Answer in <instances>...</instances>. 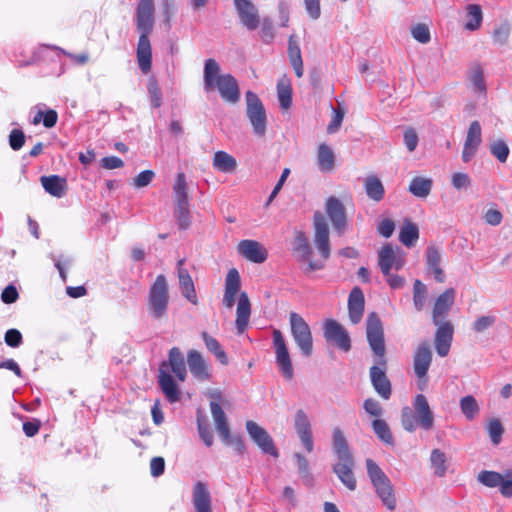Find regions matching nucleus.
<instances>
[{
	"mask_svg": "<svg viewBox=\"0 0 512 512\" xmlns=\"http://www.w3.org/2000/svg\"><path fill=\"white\" fill-rule=\"evenodd\" d=\"M363 407L366 413L371 416L381 417L383 415V408L380 403L373 398L366 399L363 403Z\"/></svg>",
	"mask_w": 512,
	"mask_h": 512,
	"instance_id": "obj_62",
	"label": "nucleus"
},
{
	"mask_svg": "<svg viewBox=\"0 0 512 512\" xmlns=\"http://www.w3.org/2000/svg\"><path fill=\"white\" fill-rule=\"evenodd\" d=\"M155 23V7L153 0H140L136 8V27L140 32L136 57L142 73L147 74L152 65V48L149 35Z\"/></svg>",
	"mask_w": 512,
	"mask_h": 512,
	"instance_id": "obj_2",
	"label": "nucleus"
},
{
	"mask_svg": "<svg viewBox=\"0 0 512 512\" xmlns=\"http://www.w3.org/2000/svg\"><path fill=\"white\" fill-rule=\"evenodd\" d=\"M204 90H217L223 101L235 104L240 99L237 80L231 74H220V65L215 59H207L204 65Z\"/></svg>",
	"mask_w": 512,
	"mask_h": 512,
	"instance_id": "obj_3",
	"label": "nucleus"
},
{
	"mask_svg": "<svg viewBox=\"0 0 512 512\" xmlns=\"http://www.w3.org/2000/svg\"><path fill=\"white\" fill-rule=\"evenodd\" d=\"M187 190L188 184L186 181V176L183 172H179L173 185V193L176 204H189Z\"/></svg>",
	"mask_w": 512,
	"mask_h": 512,
	"instance_id": "obj_43",
	"label": "nucleus"
},
{
	"mask_svg": "<svg viewBox=\"0 0 512 512\" xmlns=\"http://www.w3.org/2000/svg\"><path fill=\"white\" fill-rule=\"evenodd\" d=\"M169 365L171 367L172 372L176 375V377L180 381H184L187 372L184 357L179 348L173 347L169 351Z\"/></svg>",
	"mask_w": 512,
	"mask_h": 512,
	"instance_id": "obj_36",
	"label": "nucleus"
},
{
	"mask_svg": "<svg viewBox=\"0 0 512 512\" xmlns=\"http://www.w3.org/2000/svg\"><path fill=\"white\" fill-rule=\"evenodd\" d=\"M432 180L425 177H414L409 185V192L418 198H426L432 189Z\"/></svg>",
	"mask_w": 512,
	"mask_h": 512,
	"instance_id": "obj_41",
	"label": "nucleus"
},
{
	"mask_svg": "<svg viewBox=\"0 0 512 512\" xmlns=\"http://www.w3.org/2000/svg\"><path fill=\"white\" fill-rule=\"evenodd\" d=\"M372 428L376 436L385 444L393 446L395 441L392 432L386 423L382 419H375L372 421Z\"/></svg>",
	"mask_w": 512,
	"mask_h": 512,
	"instance_id": "obj_48",
	"label": "nucleus"
},
{
	"mask_svg": "<svg viewBox=\"0 0 512 512\" xmlns=\"http://www.w3.org/2000/svg\"><path fill=\"white\" fill-rule=\"evenodd\" d=\"M196 422L199 437L207 447L212 446L214 437L212 431L210 430L206 416L198 412Z\"/></svg>",
	"mask_w": 512,
	"mask_h": 512,
	"instance_id": "obj_50",
	"label": "nucleus"
},
{
	"mask_svg": "<svg viewBox=\"0 0 512 512\" xmlns=\"http://www.w3.org/2000/svg\"><path fill=\"white\" fill-rule=\"evenodd\" d=\"M503 427L501 422L498 419H493L488 424V433L489 437L494 445H497L500 443L502 434H503Z\"/></svg>",
	"mask_w": 512,
	"mask_h": 512,
	"instance_id": "obj_58",
	"label": "nucleus"
},
{
	"mask_svg": "<svg viewBox=\"0 0 512 512\" xmlns=\"http://www.w3.org/2000/svg\"><path fill=\"white\" fill-rule=\"evenodd\" d=\"M202 339L206 348L215 355L221 364H228V357L216 338L210 336L207 332H203Z\"/></svg>",
	"mask_w": 512,
	"mask_h": 512,
	"instance_id": "obj_47",
	"label": "nucleus"
},
{
	"mask_svg": "<svg viewBox=\"0 0 512 512\" xmlns=\"http://www.w3.org/2000/svg\"><path fill=\"white\" fill-rule=\"evenodd\" d=\"M24 143H25V135H24L23 131L20 129H13L9 135L10 147L13 150L18 151L23 147Z\"/></svg>",
	"mask_w": 512,
	"mask_h": 512,
	"instance_id": "obj_61",
	"label": "nucleus"
},
{
	"mask_svg": "<svg viewBox=\"0 0 512 512\" xmlns=\"http://www.w3.org/2000/svg\"><path fill=\"white\" fill-rule=\"evenodd\" d=\"M241 287L239 272L236 268H231L225 278V291L223 296V305L231 309L236 300V296Z\"/></svg>",
	"mask_w": 512,
	"mask_h": 512,
	"instance_id": "obj_24",
	"label": "nucleus"
},
{
	"mask_svg": "<svg viewBox=\"0 0 512 512\" xmlns=\"http://www.w3.org/2000/svg\"><path fill=\"white\" fill-rule=\"evenodd\" d=\"M261 29L260 36L265 43H270L274 38V28L271 19L264 18L260 21Z\"/></svg>",
	"mask_w": 512,
	"mask_h": 512,
	"instance_id": "obj_60",
	"label": "nucleus"
},
{
	"mask_svg": "<svg viewBox=\"0 0 512 512\" xmlns=\"http://www.w3.org/2000/svg\"><path fill=\"white\" fill-rule=\"evenodd\" d=\"M332 447L338 462L353 459L347 440L342 430L338 427L334 428L332 432Z\"/></svg>",
	"mask_w": 512,
	"mask_h": 512,
	"instance_id": "obj_31",
	"label": "nucleus"
},
{
	"mask_svg": "<svg viewBox=\"0 0 512 512\" xmlns=\"http://www.w3.org/2000/svg\"><path fill=\"white\" fill-rule=\"evenodd\" d=\"M425 261L427 265V269L430 273L433 274L434 279L438 283H443L445 281V273L441 268V252L440 249L434 245H430L427 247L425 252Z\"/></svg>",
	"mask_w": 512,
	"mask_h": 512,
	"instance_id": "obj_26",
	"label": "nucleus"
},
{
	"mask_svg": "<svg viewBox=\"0 0 512 512\" xmlns=\"http://www.w3.org/2000/svg\"><path fill=\"white\" fill-rule=\"evenodd\" d=\"M187 364L191 374L199 380H208L210 377L208 366L202 355L196 350H190L187 355Z\"/></svg>",
	"mask_w": 512,
	"mask_h": 512,
	"instance_id": "obj_28",
	"label": "nucleus"
},
{
	"mask_svg": "<svg viewBox=\"0 0 512 512\" xmlns=\"http://www.w3.org/2000/svg\"><path fill=\"white\" fill-rule=\"evenodd\" d=\"M292 251L297 261L306 263L303 269L305 273H311L324 268V262L312 261L310 259L312 248L304 232L299 230L295 231Z\"/></svg>",
	"mask_w": 512,
	"mask_h": 512,
	"instance_id": "obj_8",
	"label": "nucleus"
},
{
	"mask_svg": "<svg viewBox=\"0 0 512 512\" xmlns=\"http://www.w3.org/2000/svg\"><path fill=\"white\" fill-rule=\"evenodd\" d=\"M335 156L332 149L321 144L318 148V166L322 172H330L334 168Z\"/></svg>",
	"mask_w": 512,
	"mask_h": 512,
	"instance_id": "obj_44",
	"label": "nucleus"
},
{
	"mask_svg": "<svg viewBox=\"0 0 512 512\" xmlns=\"http://www.w3.org/2000/svg\"><path fill=\"white\" fill-rule=\"evenodd\" d=\"M290 332L295 345L304 357L313 353V337L310 326L305 319L296 312L289 314Z\"/></svg>",
	"mask_w": 512,
	"mask_h": 512,
	"instance_id": "obj_7",
	"label": "nucleus"
},
{
	"mask_svg": "<svg viewBox=\"0 0 512 512\" xmlns=\"http://www.w3.org/2000/svg\"><path fill=\"white\" fill-rule=\"evenodd\" d=\"M147 89H148V93L150 96V102H151L152 107H154V108L160 107L162 104V94H161V90H160L158 84L156 83V81H150L148 83Z\"/></svg>",
	"mask_w": 512,
	"mask_h": 512,
	"instance_id": "obj_59",
	"label": "nucleus"
},
{
	"mask_svg": "<svg viewBox=\"0 0 512 512\" xmlns=\"http://www.w3.org/2000/svg\"><path fill=\"white\" fill-rule=\"evenodd\" d=\"M455 301V290L453 288L446 289L435 300L432 310V321L434 324L446 322L445 318L449 314Z\"/></svg>",
	"mask_w": 512,
	"mask_h": 512,
	"instance_id": "obj_17",
	"label": "nucleus"
},
{
	"mask_svg": "<svg viewBox=\"0 0 512 512\" xmlns=\"http://www.w3.org/2000/svg\"><path fill=\"white\" fill-rule=\"evenodd\" d=\"M364 188L367 196L376 202H379L384 197V186L380 179L374 175H370L364 180Z\"/></svg>",
	"mask_w": 512,
	"mask_h": 512,
	"instance_id": "obj_38",
	"label": "nucleus"
},
{
	"mask_svg": "<svg viewBox=\"0 0 512 512\" xmlns=\"http://www.w3.org/2000/svg\"><path fill=\"white\" fill-rule=\"evenodd\" d=\"M277 96L282 109L290 108L292 104V87L290 80L281 78L277 83Z\"/></svg>",
	"mask_w": 512,
	"mask_h": 512,
	"instance_id": "obj_42",
	"label": "nucleus"
},
{
	"mask_svg": "<svg viewBox=\"0 0 512 512\" xmlns=\"http://www.w3.org/2000/svg\"><path fill=\"white\" fill-rule=\"evenodd\" d=\"M41 184L45 191L50 195L61 198L67 190V181L58 175L42 176Z\"/></svg>",
	"mask_w": 512,
	"mask_h": 512,
	"instance_id": "obj_33",
	"label": "nucleus"
},
{
	"mask_svg": "<svg viewBox=\"0 0 512 512\" xmlns=\"http://www.w3.org/2000/svg\"><path fill=\"white\" fill-rule=\"evenodd\" d=\"M294 428L304 448L308 452H312L314 444L311 423L306 412L302 409L297 410L295 413Z\"/></svg>",
	"mask_w": 512,
	"mask_h": 512,
	"instance_id": "obj_19",
	"label": "nucleus"
},
{
	"mask_svg": "<svg viewBox=\"0 0 512 512\" xmlns=\"http://www.w3.org/2000/svg\"><path fill=\"white\" fill-rule=\"evenodd\" d=\"M236 314V328L238 333L242 334L247 328L251 314L250 301L245 292H242L239 296Z\"/></svg>",
	"mask_w": 512,
	"mask_h": 512,
	"instance_id": "obj_32",
	"label": "nucleus"
},
{
	"mask_svg": "<svg viewBox=\"0 0 512 512\" xmlns=\"http://www.w3.org/2000/svg\"><path fill=\"white\" fill-rule=\"evenodd\" d=\"M325 210L334 230L342 235L347 227V217L343 203L338 198L331 196L326 201Z\"/></svg>",
	"mask_w": 512,
	"mask_h": 512,
	"instance_id": "obj_16",
	"label": "nucleus"
},
{
	"mask_svg": "<svg viewBox=\"0 0 512 512\" xmlns=\"http://www.w3.org/2000/svg\"><path fill=\"white\" fill-rule=\"evenodd\" d=\"M246 114L252 125L253 132L257 136H264L266 133V111L259 97L252 91L246 93Z\"/></svg>",
	"mask_w": 512,
	"mask_h": 512,
	"instance_id": "obj_9",
	"label": "nucleus"
},
{
	"mask_svg": "<svg viewBox=\"0 0 512 512\" xmlns=\"http://www.w3.org/2000/svg\"><path fill=\"white\" fill-rule=\"evenodd\" d=\"M434 325L437 326L434 339L436 352L440 357H445L450 351L454 335V327L450 321Z\"/></svg>",
	"mask_w": 512,
	"mask_h": 512,
	"instance_id": "obj_18",
	"label": "nucleus"
},
{
	"mask_svg": "<svg viewBox=\"0 0 512 512\" xmlns=\"http://www.w3.org/2000/svg\"><path fill=\"white\" fill-rule=\"evenodd\" d=\"M366 467L377 496L388 510L394 511L396 509V498L391 481L373 460L367 459Z\"/></svg>",
	"mask_w": 512,
	"mask_h": 512,
	"instance_id": "obj_6",
	"label": "nucleus"
},
{
	"mask_svg": "<svg viewBox=\"0 0 512 512\" xmlns=\"http://www.w3.org/2000/svg\"><path fill=\"white\" fill-rule=\"evenodd\" d=\"M364 305L365 300L362 290L358 287L353 288L348 298V311L351 323L358 324L361 321Z\"/></svg>",
	"mask_w": 512,
	"mask_h": 512,
	"instance_id": "obj_27",
	"label": "nucleus"
},
{
	"mask_svg": "<svg viewBox=\"0 0 512 512\" xmlns=\"http://www.w3.org/2000/svg\"><path fill=\"white\" fill-rule=\"evenodd\" d=\"M427 288L420 280H416L413 285V303L417 311H421L426 303Z\"/></svg>",
	"mask_w": 512,
	"mask_h": 512,
	"instance_id": "obj_52",
	"label": "nucleus"
},
{
	"mask_svg": "<svg viewBox=\"0 0 512 512\" xmlns=\"http://www.w3.org/2000/svg\"><path fill=\"white\" fill-rule=\"evenodd\" d=\"M4 340L8 346L16 348L22 344V334L17 329H9L5 333Z\"/></svg>",
	"mask_w": 512,
	"mask_h": 512,
	"instance_id": "obj_64",
	"label": "nucleus"
},
{
	"mask_svg": "<svg viewBox=\"0 0 512 512\" xmlns=\"http://www.w3.org/2000/svg\"><path fill=\"white\" fill-rule=\"evenodd\" d=\"M401 424L405 431L414 432L417 426L430 430L434 424L433 412L427 398L417 394L413 400V409L406 406L401 410Z\"/></svg>",
	"mask_w": 512,
	"mask_h": 512,
	"instance_id": "obj_4",
	"label": "nucleus"
},
{
	"mask_svg": "<svg viewBox=\"0 0 512 512\" xmlns=\"http://www.w3.org/2000/svg\"><path fill=\"white\" fill-rule=\"evenodd\" d=\"M323 334L327 342L332 343L342 351L351 349V339L345 328L336 320L329 319L323 324Z\"/></svg>",
	"mask_w": 512,
	"mask_h": 512,
	"instance_id": "obj_13",
	"label": "nucleus"
},
{
	"mask_svg": "<svg viewBox=\"0 0 512 512\" xmlns=\"http://www.w3.org/2000/svg\"><path fill=\"white\" fill-rule=\"evenodd\" d=\"M272 338L275 362L279 371L286 380H291L294 377V369L285 338L282 332L278 329L273 330Z\"/></svg>",
	"mask_w": 512,
	"mask_h": 512,
	"instance_id": "obj_10",
	"label": "nucleus"
},
{
	"mask_svg": "<svg viewBox=\"0 0 512 512\" xmlns=\"http://www.w3.org/2000/svg\"><path fill=\"white\" fill-rule=\"evenodd\" d=\"M210 411L211 415L216 427V430L221 438L222 441L229 440V424L228 419L223 411L222 407L220 406L219 402L211 401L210 402Z\"/></svg>",
	"mask_w": 512,
	"mask_h": 512,
	"instance_id": "obj_29",
	"label": "nucleus"
},
{
	"mask_svg": "<svg viewBox=\"0 0 512 512\" xmlns=\"http://www.w3.org/2000/svg\"><path fill=\"white\" fill-rule=\"evenodd\" d=\"M460 409L467 420H473L480 410L477 400L472 395L461 398Z\"/></svg>",
	"mask_w": 512,
	"mask_h": 512,
	"instance_id": "obj_51",
	"label": "nucleus"
},
{
	"mask_svg": "<svg viewBox=\"0 0 512 512\" xmlns=\"http://www.w3.org/2000/svg\"><path fill=\"white\" fill-rule=\"evenodd\" d=\"M452 185L455 189H467L471 185V179L468 174L457 172L452 175Z\"/></svg>",
	"mask_w": 512,
	"mask_h": 512,
	"instance_id": "obj_63",
	"label": "nucleus"
},
{
	"mask_svg": "<svg viewBox=\"0 0 512 512\" xmlns=\"http://www.w3.org/2000/svg\"><path fill=\"white\" fill-rule=\"evenodd\" d=\"M240 23L248 30H256L260 25L257 7L251 0H233Z\"/></svg>",
	"mask_w": 512,
	"mask_h": 512,
	"instance_id": "obj_15",
	"label": "nucleus"
},
{
	"mask_svg": "<svg viewBox=\"0 0 512 512\" xmlns=\"http://www.w3.org/2000/svg\"><path fill=\"white\" fill-rule=\"evenodd\" d=\"M396 250L391 244H386L378 253V264L383 275H388L393 268Z\"/></svg>",
	"mask_w": 512,
	"mask_h": 512,
	"instance_id": "obj_39",
	"label": "nucleus"
},
{
	"mask_svg": "<svg viewBox=\"0 0 512 512\" xmlns=\"http://www.w3.org/2000/svg\"><path fill=\"white\" fill-rule=\"evenodd\" d=\"M419 238V230L416 224L405 219L399 233V240L407 247H412Z\"/></svg>",
	"mask_w": 512,
	"mask_h": 512,
	"instance_id": "obj_40",
	"label": "nucleus"
},
{
	"mask_svg": "<svg viewBox=\"0 0 512 512\" xmlns=\"http://www.w3.org/2000/svg\"><path fill=\"white\" fill-rule=\"evenodd\" d=\"M495 315H481L478 316L472 323L471 329L477 333H483L489 328H491L496 323Z\"/></svg>",
	"mask_w": 512,
	"mask_h": 512,
	"instance_id": "obj_54",
	"label": "nucleus"
},
{
	"mask_svg": "<svg viewBox=\"0 0 512 512\" xmlns=\"http://www.w3.org/2000/svg\"><path fill=\"white\" fill-rule=\"evenodd\" d=\"M512 26L508 21L501 22L491 33L492 42L496 46H505L510 38Z\"/></svg>",
	"mask_w": 512,
	"mask_h": 512,
	"instance_id": "obj_45",
	"label": "nucleus"
},
{
	"mask_svg": "<svg viewBox=\"0 0 512 512\" xmlns=\"http://www.w3.org/2000/svg\"><path fill=\"white\" fill-rule=\"evenodd\" d=\"M478 481L490 488L499 487L501 494L505 497L512 496V477L504 479L498 472L482 471L478 474Z\"/></svg>",
	"mask_w": 512,
	"mask_h": 512,
	"instance_id": "obj_21",
	"label": "nucleus"
},
{
	"mask_svg": "<svg viewBox=\"0 0 512 512\" xmlns=\"http://www.w3.org/2000/svg\"><path fill=\"white\" fill-rule=\"evenodd\" d=\"M354 459L339 461L333 466L339 480L351 491L356 489V479L353 474Z\"/></svg>",
	"mask_w": 512,
	"mask_h": 512,
	"instance_id": "obj_30",
	"label": "nucleus"
},
{
	"mask_svg": "<svg viewBox=\"0 0 512 512\" xmlns=\"http://www.w3.org/2000/svg\"><path fill=\"white\" fill-rule=\"evenodd\" d=\"M469 80L472 85L474 92L485 94L486 93V84L484 80V72L480 65H474L471 68L469 74Z\"/></svg>",
	"mask_w": 512,
	"mask_h": 512,
	"instance_id": "obj_49",
	"label": "nucleus"
},
{
	"mask_svg": "<svg viewBox=\"0 0 512 512\" xmlns=\"http://www.w3.org/2000/svg\"><path fill=\"white\" fill-rule=\"evenodd\" d=\"M288 57L296 76L301 78L304 74V67L300 45L295 35H291L288 40Z\"/></svg>",
	"mask_w": 512,
	"mask_h": 512,
	"instance_id": "obj_34",
	"label": "nucleus"
},
{
	"mask_svg": "<svg viewBox=\"0 0 512 512\" xmlns=\"http://www.w3.org/2000/svg\"><path fill=\"white\" fill-rule=\"evenodd\" d=\"M432 363V351L427 342L418 345L413 357V369L418 378V387L424 390L428 384L427 373Z\"/></svg>",
	"mask_w": 512,
	"mask_h": 512,
	"instance_id": "obj_11",
	"label": "nucleus"
},
{
	"mask_svg": "<svg viewBox=\"0 0 512 512\" xmlns=\"http://www.w3.org/2000/svg\"><path fill=\"white\" fill-rule=\"evenodd\" d=\"M246 429L250 438L261 449L263 453L273 457H278V450L274 445V441L269 433L252 420L246 422Z\"/></svg>",
	"mask_w": 512,
	"mask_h": 512,
	"instance_id": "obj_14",
	"label": "nucleus"
},
{
	"mask_svg": "<svg viewBox=\"0 0 512 512\" xmlns=\"http://www.w3.org/2000/svg\"><path fill=\"white\" fill-rule=\"evenodd\" d=\"M237 250L240 255L253 263H263L268 257L266 248L255 240H242Z\"/></svg>",
	"mask_w": 512,
	"mask_h": 512,
	"instance_id": "obj_22",
	"label": "nucleus"
},
{
	"mask_svg": "<svg viewBox=\"0 0 512 512\" xmlns=\"http://www.w3.org/2000/svg\"><path fill=\"white\" fill-rule=\"evenodd\" d=\"M468 21L465 28L470 31H475L480 28L483 21V13L480 5L469 4L466 7Z\"/></svg>",
	"mask_w": 512,
	"mask_h": 512,
	"instance_id": "obj_46",
	"label": "nucleus"
},
{
	"mask_svg": "<svg viewBox=\"0 0 512 512\" xmlns=\"http://www.w3.org/2000/svg\"><path fill=\"white\" fill-rule=\"evenodd\" d=\"M481 142H482L481 125L478 121L475 120V121L471 122V124L468 128V131H467V135H466V139H465V143H464V147H463V151H462L463 162L468 163L471 161V159L476 154Z\"/></svg>",
	"mask_w": 512,
	"mask_h": 512,
	"instance_id": "obj_20",
	"label": "nucleus"
},
{
	"mask_svg": "<svg viewBox=\"0 0 512 512\" xmlns=\"http://www.w3.org/2000/svg\"><path fill=\"white\" fill-rule=\"evenodd\" d=\"M174 216L179 229L186 230L191 223L189 204H176Z\"/></svg>",
	"mask_w": 512,
	"mask_h": 512,
	"instance_id": "obj_53",
	"label": "nucleus"
},
{
	"mask_svg": "<svg viewBox=\"0 0 512 512\" xmlns=\"http://www.w3.org/2000/svg\"><path fill=\"white\" fill-rule=\"evenodd\" d=\"M491 154L501 163L506 162L509 156V147L503 140H497L490 145Z\"/></svg>",
	"mask_w": 512,
	"mask_h": 512,
	"instance_id": "obj_56",
	"label": "nucleus"
},
{
	"mask_svg": "<svg viewBox=\"0 0 512 512\" xmlns=\"http://www.w3.org/2000/svg\"><path fill=\"white\" fill-rule=\"evenodd\" d=\"M431 464L435 469V474L438 476H444L446 472V456L445 453H443L439 449H434L431 452Z\"/></svg>",
	"mask_w": 512,
	"mask_h": 512,
	"instance_id": "obj_55",
	"label": "nucleus"
},
{
	"mask_svg": "<svg viewBox=\"0 0 512 512\" xmlns=\"http://www.w3.org/2000/svg\"><path fill=\"white\" fill-rule=\"evenodd\" d=\"M314 238L313 242L324 260L330 257L331 246L329 238V227L324 215L316 211L313 216Z\"/></svg>",
	"mask_w": 512,
	"mask_h": 512,
	"instance_id": "obj_12",
	"label": "nucleus"
},
{
	"mask_svg": "<svg viewBox=\"0 0 512 512\" xmlns=\"http://www.w3.org/2000/svg\"><path fill=\"white\" fill-rule=\"evenodd\" d=\"M366 336L371 350L378 357L377 365L372 366L369 371L371 384L381 398L388 400L392 387L386 375L384 331L382 322L375 312H371L367 317Z\"/></svg>",
	"mask_w": 512,
	"mask_h": 512,
	"instance_id": "obj_1",
	"label": "nucleus"
},
{
	"mask_svg": "<svg viewBox=\"0 0 512 512\" xmlns=\"http://www.w3.org/2000/svg\"><path fill=\"white\" fill-rule=\"evenodd\" d=\"M169 286L166 277L160 274L149 288L147 310L156 320L164 318L169 308Z\"/></svg>",
	"mask_w": 512,
	"mask_h": 512,
	"instance_id": "obj_5",
	"label": "nucleus"
},
{
	"mask_svg": "<svg viewBox=\"0 0 512 512\" xmlns=\"http://www.w3.org/2000/svg\"><path fill=\"white\" fill-rule=\"evenodd\" d=\"M192 502L195 512H212L211 495L204 482L194 484Z\"/></svg>",
	"mask_w": 512,
	"mask_h": 512,
	"instance_id": "obj_25",
	"label": "nucleus"
},
{
	"mask_svg": "<svg viewBox=\"0 0 512 512\" xmlns=\"http://www.w3.org/2000/svg\"><path fill=\"white\" fill-rule=\"evenodd\" d=\"M185 260L180 259L177 262V274L179 279V287L182 295L192 304L198 303L194 282L188 270L183 267Z\"/></svg>",
	"mask_w": 512,
	"mask_h": 512,
	"instance_id": "obj_23",
	"label": "nucleus"
},
{
	"mask_svg": "<svg viewBox=\"0 0 512 512\" xmlns=\"http://www.w3.org/2000/svg\"><path fill=\"white\" fill-rule=\"evenodd\" d=\"M412 37L419 43L426 44L430 41L431 35L426 24L419 23L411 28Z\"/></svg>",
	"mask_w": 512,
	"mask_h": 512,
	"instance_id": "obj_57",
	"label": "nucleus"
},
{
	"mask_svg": "<svg viewBox=\"0 0 512 512\" xmlns=\"http://www.w3.org/2000/svg\"><path fill=\"white\" fill-rule=\"evenodd\" d=\"M213 166L223 173H231L236 169V159L225 151H217L213 157Z\"/></svg>",
	"mask_w": 512,
	"mask_h": 512,
	"instance_id": "obj_37",
	"label": "nucleus"
},
{
	"mask_svg": "<svg viewBox=\"0 0 512 512\" xmlns=\"http://www.w3.org/2000/svg\"><path fill=\"white\" fill-rule=\"evenodd\" d=\"M158 382L169 402L174 403L180 399V391L174 379L163 369H160Z\"/></svg>",
	"mask_w": 512,
	"mask_h": 512,
	"instance_id": "obj_35",
	"label": "nucleus"
}]
</instances>
